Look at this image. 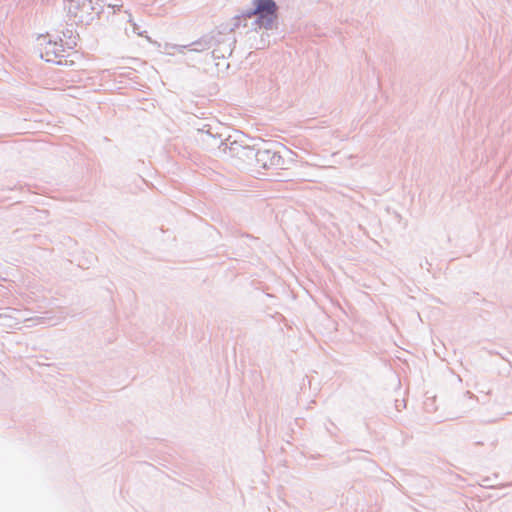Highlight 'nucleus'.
<instances>
[{
	"instance_id": "obj_4",
	"label": "nucleus",
	"mask_w": 512,
	"mask_h": 512,
	"mask_svg": "<svg viewBox=\"0 0 512 512\" xmlns=\"http://www.w3.org/2000/svg\"><path fill=\"white\" fill-rule=\"evenodd\" d=\"M483 482L485 483L484 486H486V487L490 486L489 484H487V483H489V478L484 479Z\"/></svg>"
},
{
	"instance_id": "obj_1",
	"label": "nucleus",
	"mask_w": 512,
	"mask_h": 512,
	"mask_svg": "<svg viewBox=\"0 0 512 512\" xmlns=\"http://www.w3.org/2000/svg\"><path fill=\"white\" fill-rule=\"evenodd\" d=\"M254 7L246 16L257 17L256 23L259 27L271 28L277 18L276 3L273 0H254Z\"/></svg>"
},
{
	"instance_id": "obj_2",
	"label": "nucleus",
	"mask_w": 512,
	"mask_h": 512,
	"mask_svg": "<svg viewBox=\"0 0 512 512\" xmlns=\"http://www.w3.org/2000/svg\"><path fill=\"white\" fill-rule=\"evenodd\" d=\"M63 53V45L59 42L49 40L41 44L40 56L47 62H58Z\"/></svg>"
},
{
	"instance_id": "obj_3",
	"label": "nucleus",
	"mask_w": 512,
	"mask_h": 512,
	"mask_svg": "<svg viewBox=\"0 0 512 512\" xmlns=\"http://www.w3.org/2000/svg\"><path fill=\"white\" fill-rule=\"evenodd\" d=\"M266 155H268V152H263V153L259 152V153L257 154L258 160L260 161V160L264 159V157H265Z\"/></svg>"
}]
</instances>
